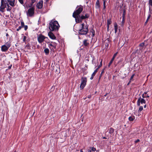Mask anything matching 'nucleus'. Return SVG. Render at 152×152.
I'll use <instances>...</instances> for the list:
<instances>
[{
    "label": "nucleus",
    "instance_id": "13d9d810",
    "mask_svg": "<svg viewBox=\"0 0 152 152\" xmlns=\"http://www.w3.org/2000/svg\"><path fill=\"white\" fill-rule=\"evenodd\" d=\"M12 65H11L10 66H9L8 67V69H10L11 68V67H12Z\"/></svg>",
    "mask_w": 152,
    "mask_h": 152
},
{
    "label": "nucleus",
    "instance_id": "473e14b6",
    "mask_svg": "<svg viewBox=\"0 0 152 152\" xmlns=\"http://www.w3.org/2000/svg\"><path fill=\"white\" fill-rule=\"evenodd\" d=\"M143 108L142 106H140V108L139 109V110H138V112L141 111H142L143 110Z\"/></svg>",
    "mask_w": 152,
    "mask_h": 152
},
{
    "label": "nucleus",
    "instance_id": "9b49d317",
    "mask_svg": "<svg viewBox=\"0 0 152 152\" xmlns=\"http://www.w3.org/2000/svg\"><path fill=\"white\" fill-rule=\"evenodd\" d=\"M15 0H7V1L10 6L13 7L15 6Z\"/></svg>",
    "mask_w": 152,
    "mask_h": 152
},
{
    "label": "nucleus",
    "instance_id": "4be33fe9",
    "mask_svg": "<svg viewBox=\"0 0 152 152\" xmlns=\"http://www.w3.org/2000/svg\"><path fill=\"white\" fill-rule=\"evenodd\" d=\"M120 10V12L121 11V12H122L123 11V14H126V11L125 9H124L123 8H122L121 7ZM120 13H121V12H120Z\"/></svg>",
    "mask_w": 152,
    "mask_h": 152
},
{
    "label": "nucleus",
    "instance_id": "f8f14e48",
    "mask_svg": "<svg viewBox=\"0 0 152 152\" xmlns=\"http://www.w3.org/2000/svg\"><path fill=\"white\" fill-rule=\"evenodd\" d=\"M149 11L151 13V10L152 11V0H149L148 2Z\"/></svg>",
    "mask_w": 152,
    "mask_h": 152
},
{
    "label": "nucleus",
    "instance_id": "b1692460",
    "mask_svg": "<svg viewBox=\"0 0 152 152\" xmlns=\"http://www.w3.org/2000/svg\"><path fill=\"white\" fill-rule=\"evenodd\" d=\"M114 59L113 58H112V59H111V61H110L109 63V64L108 65V67H110V66L111 64L112 63Z\"/></svg>",
    "mask_w": 152,
    "mask_h": 152
},
{
    "label": "nucleus",
    "instance_id": "f03ea898",
    "mask_svg": "<svg viewBox=\"0 0 152 152\" xmlns=\"http://www.w3.org/2000/svg\"><path fill=\"white\" fill-rule=\"evenodd\" d=\"M83 10V7L81 5L77 6L76 8V10L74 11L73 14L72 16L74 18L79 15Z\"/></svg>",
    "mask_w": 152,
    "mask_h": 152
},
{
    "label": "nucleus",
    "instance_id": "bf43d9fd",
    "mask_svg": "<svg viewBox=\"0 0 152 152\" xmlns=\"http://www.w3.org/2000/svg\"><path fill=\"white\" fill-rule=\"evenodd\" d=\"M4 0H1V3H4Z\"/></svg>",
    "mask_w": 152,
    "mask_h": 152
},
{
    "label": "nucleus",
    "instance_id": "cd10ccee",
    "mask_svg": "<svg viewBox=\"0 0 152 152\" xmlns=\"http://www.w3.org/2000/svg\"><path fill=\"white\" fill-rule=\"evenodd\" d=\"M125 23V18H122V21H121V26H123L124 24Z\"/></svg>",
    "mask_w": 152,
    "mask_h": 152
},
{
    "label": "nucleus",
    "instance_id": "2f4dec72",
    "mask_svg": "<svg viewBox=\"0 0 152 152\" xmlns=\"http://www.w3.org/2000/svg\"><path fill=\"white\" fill-rule=\"evenodd\" d=\"M140 99H138L137 102V105L138 106H140Z\"/></svg>",
    "mask_w": 152,
    "mask_h": 152
},
{
    "label": "nucleus",
    "instance_id": "a18cd8bd",
    "mask_svg": "<svg viewBox=\"0 0 152 152\" xmlns=\"http://www.w3.org/2000/svg\"><path fill=\"white\" fill-rule=\"evenodd\" d=\"M134 76V74L132 75L130 78V80H131L133 78Z\"/></svg>",
    "mask_w": 152,
    "mask_h": 152
},
{
    "label": "nucleus",
    "instance_id": "4d7b16f0",
    "mask_svg": "<svg viewBox=\"0 0 152 152\" xmlns=\"http://www.w3.org/2000/svg\"><path fill=\"white\" fill-rule=\"evenodd\" d=\"M131 82V80H130L129 81V82H128V83L127 85H129Z\"/></svg>",
    "mask_w": 152,
    "mask_h": 152
},
{
    "label": "nucleus",
    "instance_id": "412c9836",
    "mask_svg": "<svg viewBox=\"0 0 152 152\" xmlns=\"http://www.w3.org/2000/svg\"><path fill=\"white\" fill-rule=\"evenodd\" d=\"M44 51L46 55H48L49 53V50L48 49L46 48L44 49Z\"/></svg>",
    "mask_w": 152,
    "mask_h": 152
},
{
    "label": "nucleus",
    "instance_id": "ea45409f",
    "mask_svg": "<svg viewBox=\"0 0 152 152\" xmlns=\"http://www.w3.org/2000/svg\"><path fill=\"white\" fill-rule=\"evenodd\" d=\"M82 27L81 28H85V26H84L85 24L84 23H83L81 24Z\"/></svg>",
    "mask_w": 152,
    "mask_h": 152
},
{
    "label": "nucleus",
    "instance_id": "774afa93",
    "mask_svg": "<svg viewBox=\"0 0 152 152\" xmlns=\"http://www.w3.org/2000/svg\"><path fill=\"white\" fill-rule=\"evenodd\" d=\"M32 5H31V4L29 6V7H32Z\"/></svg>",
    "mask_w": 152,
    "mask_h": 152
},
{
    "label": "nucleus",
    "instance_id": "f3484780",
    "mask_svg": "<svg viewBox=\"0 0 152 152\" xmlns=\"http://www.w3.org/2000/svg\"><path fill=\"white\" fill-rule=\"evenodd\" d=\"M98 70H97V69H96V70L94 71V72L92 74L90 78L91 80H92L93 79L96 73H97V72H98Z\"/></svg>",
    "mask_w": 152,
    "mask_h": 152
},
{
    "label": "nucleus",
    "instance_id": "0eeeda50",
    "mask_svg": "<svg viewBox=\"0 0 152 152\" xmlns=\"http://www.w3.org/2000/svg\"><path fill=\"white\" fill-rule=\"evenodd\" d=\"M45 38L47 39L48 38L45 37L42 34H40L38 37V40L39 43H41L44 41V39Z\"/></svg>",
    "mask_w": 152,
    "mask_h": 152
},
{
    "label": "nucleus",
    "instance_id": "20e7f679",
    "mask_svg": "<svg viewBox=\"0 0 152 152\" xmlns=\"http://www.w3.org/2000/svg\"><path fill=\"white\" fill-rule=\"evenodd\" d=\"M87 82V78L86 77H82L81 79V83L80 85L81 89L84 88L86 85Z\"/></svg>",
    "mask_w": 152,
    "mask_h": 152
},
{
    "label": "nucleus",
    "instance_id": "37998d69",
    "mask_svg": "<svg viewBox=\"0 0 152 152\" xmlns=\"http://www.w3.org/2000/svg\"><path fill=\"white\" fill-rule=\"evenodd\" d=\"M24 27L25 30L26 31L27 30V29H28V26L27 25L24 26Z\"/></svg>",
    "mask_w": 152,
    "mask_h": 152
},
{
    "label": "nucleus",
    "instance_id": "393cba45",
    "mask_svg": "<svg viewBox=\"0 0 152 152\" xmlns=\"http://www.w3.org/2000/svg\"><path fill=\"white\" fill-rule=\"evenodd\" d=\"M135 117L134 116H131L129 117V120L130 121H133Z\"/></svg>",
    "mask_w": 152,
    "mask_h": 152
},
{
    "label": "nucleus",
    "instance_id": "58836bf2",
    "mask_svg": "<svg viewBox=\"0 0 152 152\" xmlns=\"http://www.w3.org/2000/svg\"><path fill=\"white\" fill-rule=\"evenodd\" d=\"M22 28V27H21V26H19L18 27V28L17 29V30H16L17 31H18L20 30V29H21V28Z\"/></svg>",
    "mask_w": 152,
    "mask_h": 152
},
{
    "label": "nucleus",
    "instance_id": "1a4fd4ad",
    "mask_svg": "<svg viewBox=\"0 0 152 152\" xmlns=\"http://www.w3.org/2000/svg\"><path fill=\"white\" fill-rule=\"evenodd\" d=\"M52 31L49 32L48 33V35L49 37L52 39H56V37L53 34V33L51 32Z\"/></svg>",
    "mask_w": 152,
    "mask_h": 152
},
{
    "label": "nucleus",
    "instance_id": "6ab92c4d",
    "mask_svg": "<svg viewBox=\"0 0 152 152\" xmlns=\"http://www.w3.org/2000/svg\"><path fill=\"white\" fill-rule=\"evenodd\" d=\"M138 99H140V101L141 104H145L146 103V101L143 98H141V96Z\"/></svg>",
    "mask_w": 152,
    "mask_h": 152
},
{
    "label": "nucleus",
    "instance_id": "e2e57ef3",
    "mask_svg": "<svg viewBox=\"0 0 152 152\" xmlns=\"http://www.w3.org/2000/svg\"><path fill=\"white\" fill-rule=\"evenodd\" d=\"M91 97V95H89V96H88V98H90Z\"/></svg>",
    "mask_w": 152,
    "mask_h": 152
},
{
    "label": "nucleus",
    "instance_id": "2eb2a0df",
    "mask_svg": "<svg viewBox=\"0 0 152 152\" xmlns=\"http://www.w3.org/2000/svg\"><path fill=\"white\" fill-rule=\"evenodd\" d=\"M88 40V39H85L83 42V45L85 46V47H87L89 45V43L88 42H87Z\"/></svg>",
    "mask_w": 152,
    "mask_h": 152
},
{
    "label": "nucleus",
    "instance_id": "c85d7f7f",
    "mask_svg": "<svg viewBox=\"0 0 152 152\" xmlns=\"http://www.w3.org/2000/svg\"><path fill=\"white\" fill-rule=\"evenodd\" d=\"M142 97L143 98H145V97L149 98V96L148 95V94L145 95V94H143L142 95Z\"/></svg>",
    "mask_w": 152,
    "mask_h": 152
},
{
    "label": "nucleus",
    "instance_id": "a211bd4d",
    "mask_svg": "<svg viewBox=\"0 0 152 152\" xmlns=\"http://www.w3.org/2000/svg\"><path fill=\"white\" fill-rule=\"evenodd\" d=\"M114 28L115 31V33H116L118 31V25L116 22H115L114 23Z\"/></svg>",
    "mask_w": 152,
    "mask_h": 152
},
{
    "label": "nucleus",
    "instance_id": "8fccbe9b",
    "mask_svg": "<svg viewBox=\"0 0 152 152\" xmlns=\"http://www.w3.org/2000/svg\"><path fill=\"white\" fill-rule=\"evenodd\" d=\"M140 141V140L139 139H137V140H135L134 142L135 143H136Z\"/></svg>",
    "mask_w": 152,
    "mask_h": 152
},
{
    "label": "nucleus",
    "instance_id": "4c0bfd02",
    "mask_svg": "<svg viewBox=\"0 0 152 152\" xmlns=\"http://www.w3.org/2000/svg\"><path fill=\"white\" fill-rule=\"evenodd\" d=\"M3 3L5 5H6V6L7 5V4H8L7 1L6 0H4V3Z\"/></svg>",
    "mask_w": 152,
    "mask_h": 152
},
{
    "label": "nucleus",
    "instance_id": "7c9ffc66",
    "mask_svg": "<svg viewBox=\"0 0 152 152\" xmlns=\"http://www.w3.org/2000/svg\"><path fill=\"white\" fill-rule=\"evenodd\" d=\"M84 16L86 19L88 18L89 17V15L88 14L86 13L85 15Z\"/></svg>",
    "mask_w": 152,
    "mask_h": 152
},
{
    "label": "nucleus",
    "instance_id": "bb28decb",
    "mask_svg": "<svg viewBox=\"0 0 152 152\" xmlns=\"http://www.w3.org/2000/svg\"><path fill=\"white\" fill-rule=\"evenodd\" d=\"M90 32L92 33V37H94L95 35V31L93 29H92L90 30Z\"/></svg>",
    "mask_w": 152,
    "mask_h": 152
},
{
    "label": "nucleus",
    "instance_id": "a878e982",
    "mask_svg": "<svg viewBox=\"0 0 152 152\" xmlns=\"http://www.w3.org/2000/svg\"><path fill=\"white\" fill-rule=\"evenodd\" d=\"M7 11H10L11 10L12 8L9 6L8 4H7Z\"/></svg>",
    "mask_w": 152,
    "mask_h": 152
},
{
    "label": "nucleus",
    "instance_id": "4468645a",
    "mask_svg": "<svg viewBox=\"0 0 152 152\" xmlns=\"http://www.w3.org/2000/svg\"><path fill=\"white\" fill-rule=\"evenodd\" d=\"M145 43L142 42L140 44L139 47V50H141L142 51V50L143 49V48H144V46H145Z\"/></svg>",
    "mask_w": 152,
    "mask_h": 152
},
{
    "label": "nucleus",
    "instance_id": "72a5a7b5",
    "mask_svg": "<svg viewBox=\"0 0 152 152\" xmlns=\"http://www.w3.org/2000/svg\"><path fill=\"white\" fill-rule=\"evenodd\" d=\"M152 11V10H151V13L149 12L150 13H149V15H148V17L147 18V19H148V20H149V19L151 18V14H152V13H151V11Z\"/></svg>",
    "mask_w": 152,
    "mask_h": 152
},
{
    "label": "nucleus",
    "instance_id": "a19ab883",
    "mask_svg": "<svg viewBox=\"0 0 152 152\" xmlns=\"http://www.w3.org/2000/svg\"><path fill=\"white\" fill-rule=\"evenodd\" d=\"M102 64H100L98 66V68H97L96 69H97V70H98L102 66Z\"/></svg>",
    "mask_w": 152,
    "mask_h": 152
},
{
    "label": "nucleus",
    "instance_id": "ddd939ff",
    "mask_svg": "<svg viewBox=\"0 0 152 152\" xmlns=\"http://www.w3.org/2000/svg\"><path fill=\"white\" fill-rule=\"evenodd\" d=\"M8 48H8L5 45H3L1 47V50L5 52L7 51L8 50Z\"/></svg>",
    "mask_w": 152,
    "mask_h": 152
},
{
    "label": "nucleus",
    "instance_id": "f257e3e1",
    "mask_svg": "<svg viewBox=\"0 0 152 152\" xmlns=\"http://www.w3.org/2000/svg\"><path fill=\"white\" fill-rule=\"evenodd\" d=\"M48 27L50 31H56L58 30L59 25L57 21L52 20L49 24Z\"/></svg>",
    "mask_w": 152,
    "mask_h": 152
},
{
    "label": "nucleus",
    "instance_id": "6e6552de",
    "mask_svg": "<svg viewBox=\"0 0 152 152\" xmlns=\"http://www.w3.org/2000/svg\"><path fill=\"white\" fill-rule=\"evenodd\" d=\"M43 1L41 0L37 4L36 6L38 9H41L43 6Z\"/></svg>",
    "mask_w": 152,
    "mask_h": 152
},
{
    "label": "nucleus",
    "instance_id": "9d476101",
    "mask_svg": "<svg viewBox=\"0 0 152 152\" xmlns=\"http://www.w3.org/2000/svg\"><path fill=\"white\" fill-rule=\"evenodd\" d=\"M6 7L5 5L3 3H1V6L0 7V11L2 12H4V9Z\"/></svg>",
    "mask_w": 152,
    "mask_h": 152
},
{
    "label": "nucleus",
    "instance_id": "680f3d73",
    "mask_svg": "<svg viewBox=\"0 0 152 152\" xmlns=\"http://www.w3.org/2000/svg\"><path fill=\"white\" fill-rule=\"evenodd\" d=\"M108 94V93H106V94L104 95V96H107V95Z\"/></svg>",
    "mask_w": 152,
    "mask_h": 152
},
{
    "label": "nucleus",
    "instance_id": "603ef678",
    "mask_svg": "<svg viewBox=\"0 0 152 152\" xmlns=\"http://www.w3.org/2000/svg\"><path fill=\"white\" fill-rule=\"evenodd\" d=\"M148 20H148L147 19V20H146V22L145 23V24H144L145 25H146V24H147V23H148Z\"/></svg>",
    "mask_w": 152,
    "mask_h": 152
},
{
    "label": "nucleus",
    "instance_id": "423d86ee",
    "mask_svg": "<svg viewBox=\"0 0 152 152\" xmlns=\"http://www.w3.org/2000/svg\"><path fill=\"white\" fill-rule=\"evenodd\" d=\"M76 18H75V19L76 22L77 23H81L83 20L85 19L84 15H80L76 17Z\"/></svg>",
    "mask_w": 152,
    "mask_h": 152
},
{
    "label": "nucleus",
    "instance_id": "79ce46f5",
    "mask_svg": "<svg viewBox=\"0 0 152 152\" xmlns=\"http://www.w3.org/2000/svg\"><path fill=\"white\" fill-rule=\"evenodd\" d=\"M117 52L116 53H115L113 56V57H112V58H113L114 59L115 58V57H116V56L117 55Z\"/></svg>",
    "mask_w": 152,
    "mask_h": 152
},
{
    "label": "nucleus",
    "instance_id": "e433bc0d",
    "mask_svg": "<svg viewBox=\"0 0 152 152\" xmlns=\"http://www.w3.org/2000/svg\"><path fill=\"white\" fill-rule=\"evenodd\" d=\"M19 2L22 4H23V0H18Z\"/></svg>",
    "mask_w": 152,
    "mask_h": 152
},
{
    "label": "nucleus",
    "instance_id": "39448f33",
    "mask_svg": "<svg viewBox=\"0 0 152 152\" xmlns=\"http://www.w3.org/2000/svg\"><path fill=\"white\" fill-rule=\"evenodd\" d=\"M35 9L34 7L29 9L27 12V16L32 17L34 15Z\"/></svg>",
    "mask_w": 152,
    "mask_h": 152
},
{
    "label": "nucleus",
    "instance_id": "dca6fc26",
    "mask_svg": "<svg viewBox=\"0 0 152 152\" xmlns=\"http://www.w3.org/2000/svg\"><path fill=\"white\" fill-rule=\"evenodd\" d=\"M96 9L99 8L100 7V5L99 2V0H97L96 2Z\"/></svg>",
    "mask_w": 152,
    "mask_h": 152
},
{
    "label": "nucleus",
    "instance_id": "6e6d98bb",
    "mask_svg": "<svg viewBox=\"0 0 152 152\" xmlns=\"http://www.w3.org/2000/svg\"><path fill=\"white\" fill-rule=\"evenodd\" d=\"M125 14H123L122 15V18H125Z\"/></svg>",
    "mask_w": 152,
    "mask_h": 152
},
{
    "label": "nucleus",
    "instance_id": "5701e85b",
    "mask_svg": "<svg viewBox=\"0 0 152 152\" xmlns=\"http://www.w3.org/2000/svg\"><path fill=\"white\" fill-rule=\"evenodd\" d=\"M114 132V129L112 128H111L109 129V133H110L111 134H113V133Z\"/></svg>",
    "mask_w": 152,
    "mask_h": 152
},
{
    "label": "nucleus",
    "instance_id": "aec40b11",
    "mask_svg": "<svg viewBox=\"0 0 152 152\" xmlns=\"http://www.w3.org/2000/svg\"><path fill=\"white\" fill-rule=\"evenodd\" d=\"M112 21L110 18H108L107 20V26H109L112 23Z\"/></svg>",
    "mask_w": 152,
    "mask_h": 152
},
{
    "label": "nucleus",
    "instance_id": "338daca9",
    "mask_svg": "<svg viewBox=\"0 0 152 152\" xmlns=\"http://www.w3.org/2000/svg\"><path fill=\"white\" fill-rule=\"evenodd\" d=\"M9 36V34L8 33H6V36L7 37H8Z\"/></svg>",
    "mask_w": 152,
    "mask_h": 152
},
{
    "label": "nucleus",
    "instance_id": "3c124183",
    "mask_svg": "<svg viewBox=\"0 0 152 152\" xmlns=\"http://www.w3.org/2000/svg\"><path fill=\"white\" fill-rule=\"evenodd\" d=\"M49 46H53V47L54 48H56V46H53V45L52 44H49Z\"/></svg>",
    "mask_w": 152,
    "mask_h": 152
},
{
    "label": "nucleus",
    "instance_id": "f704fd0d",
    "mask_svg": "<svg viewBox=\"0 0 152 152\" xmlns=\"http://www.w3.org/2000/svg\"><path fill=\"white\" fill-rule=\"evenodd\" d=\"M24 26V24L23 22V21H21V26L23 27Z\"/></svg>",
    "mask_w": 152,
    "mask_h": 152
},
{
    "label": "nucleus",
    "instance_id": "c03bdc74",
    "mask_svg": "<svg viewBox=\"0 0 152 152\" xmlns=\"http://www.w3.org/2000/svg\"><path fill=\"white\" fill-rule=\"evenodd\" d=\"M91 150L93 151H94L96 150V149L94 147L91 148Z\"/></svg>",
    "mask_w": 152,
    "mask_h": 152
},
{
    "label": "nucleus",
    "instance_id": "5fc2aeb1",
    "mask_svg": "<svg viewBox=\"0 0 152 152\" xmlns=\"http://www.w3.org/2000/svg\"><path fill=\"white\" fill-rule=\"evenodd\" d=\"M109 26H107V32H108L109 31Z\"/></svg>",
    "mask_w": 152,
    "mask_h": 152
},
{
    "label": "nucleus",
    "instance_id": "09e8293b",
    "mask_svg": "<svg viewBox=\"0 0 152 152\" xmlns=\"http://www.w3.org/2000/svg\"><path fill=\"white\" fill-rule=\"evenodd\" d=\"M123 61V60L122 59H120L118 62V64H119L120 62H121Z\"/></svg>",
    "mask_w": 152,
    "mask_h": 152
},
{
    "label": "nucleus",
    "instance_id": "7ed1b4c3",
    "mask_svg": "<svg viewBox=\"0 0 152 152\" xmlns=\"http://www.w3.org/2000/svg\"><path fill=\"white\" fill-rule=\"evenodd\" d=\"M88 31V25H86L85 26V28H81L78 30V33L79 35H85L87 34Z\"/></svg>",
    "mask_w": 152,
    "mask_h": 152
},
{
    "label": "nucleus",
    "instance_id": "0e129e2a",
    "mask_svg": "<svg viewBox=\"0 0 152 152\" xmlns=\"http://www.w3.org/2000/svg\"><path fill=\"white\" fill-rule=\"evenodd\" d=\"M147 92H145L143 94H145H145H147Z\"/></svg>",
    "mask_w": 152,
    "mask_h": 152
},
{
    "label": "nucleus",
    "instance_id": "de8ad7c7",
    "mask_svg": "<svg viewBox=\"0 0 152 152\" xmlns=\"http://www.w3.org/2000/svg\"><path fill=\"white\" fill-rule=\"evenodd\" d=\"M104 69H105V68H104L102 70L101 72V74H103L104 73Z\"/></svg>",
    "mask_w": 152,
    "mask_h": 152
},
{
    "label": "nucleus",
    "instance_id": "c9c22d12",
    "mask_svg": "<svg viewBox=\"0 0 152 152\" xmlns=\"http://www.w3.org/2000/svg\"><path fill=\"white\" fill-rule=\"evenodd\" d=\"M26 36H24L23 41V42H25L26 41Z\"/></svg>",
    "mask_w": 152,
    "mask_h": 152
},
{
    "label": "nucleus",
    "instance_id": "052dcab7",
    "mask_svg": "<svg viewBox=\"0 0 152 152\" xmlns=\"http://www.w3.org/2000/svg\"><path fill=\"white\" fill-rule=\"evenodd\" d=\"M106 6H103V9L104 10H105V9H106Z\"/></svg>",
    "mask_w": 152,
    "mask_h": 152
},
{
    "label": "nucleus",
    "instance_id": "864d4df0",
    "mask_svg": "<svg viewBox=\"0 0 152 152\" xmlns=\"http://www.w3.org/2000/svg\"><path fill=\"white\" fill-rule=\"evenodd\" d=\"M91 151L92 150H91V148L88 150V152H91Z\"/></svg>",
    "mask_w": 152,
    "mask_h": 152
},
{
    "label": "nucleus",
    "instance_id": "c756f323",
    "mask_svg": "<svg viewBox=\"0 0 152 152\" xmlns=\"http://www.w3.org/2000/svg\"><path fill=\"white\" fill-rule=\"evenodd\" d=\"M6 46L8 47V48H9L10 47V46L11 45L10 43L8 42H7L6 43Z\"/></svg>",
    "mask_w": 152,
    "mask_h": 152
},
{
    "label": "nucleus",
    "instance_id": "49530a36",
    "mask_svg": "<svg viewBox=\"0 0 152 152\" xmlns=\"http://www.w3.org/2000/svg\"><path fill=\"white\" fill-rule=\"evenodd\" d=\"M31 5H33V4L35 2V0H31Z\"/></svg>",
    "mask_w": 152,
    "mask_h": 152
},
{
    "label": "nucleus",
    "instance_id": "69168bd1",
    "mask_svg": "<svg viewBox=\"0 0 152 152\" xmlns=\"http://www.w3.org/2000/svg\"><path fill=\"white\" fill-rule=\"evenodd\" d=\"M103 6H106V3H103Z\"/></svg>",
    "mask_w": 152,
    "mask_h": 152
}]
</instances>
